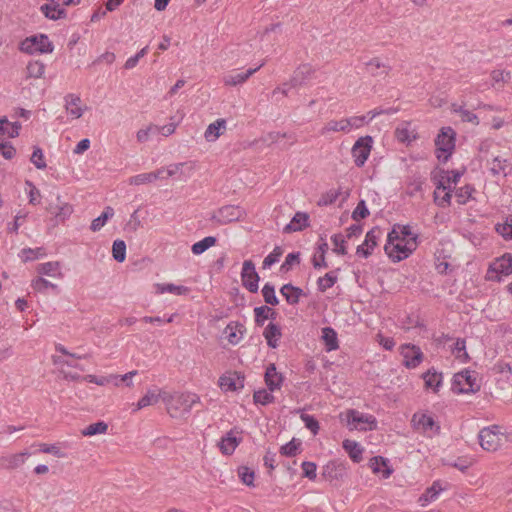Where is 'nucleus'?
<instances>
[{
    "label": "nucleus",
    "mask_w": 512,
    "mask_h": 512,
    "mask_svg": "<svg viewBox=\"0 0 512 512\" xmlns=\"http://www.w3.org/2000/svg\"><path fill=\"white\" fill-rule=\"evenodd\" d=\"M32 447H37L38 452L52 454L57 458H65L67 455L62 450L61 444H47V443H37L33 444Z\"/></svg>",
    "instance_id": "72a5a7b5"
},
{
    "label": "nucleus",
    "mask_w": 512,
    "mask_h": 512,
    "mask_svg": "<svg viewBox=\"0 0 512 512\" xmlns=\"http://www.w3.org/2000/svg\"><path fill=\"white\" fill-rule=\"evenodd\" d=\"M395 137L400 142H411L415 139V134L410 130L408 123H403L396 128Z\"/></svg>",
    "instance_id": "09e8293b"
},
{
    "label": "nucleus",
    "mask_w": 512,
    "mask_h": 512,
    "mask_svg": "<svg viewBox=\"0 0 512 512\" xmlns=\"http://www.w3.org/2000/svg\"><path fill=\"white\" fill-rule=\"evenodd\" d=\"M217 242V238L214 236H207L203 238L202 240L194 243L191 247V251L194 255H201L205 251H207L209 248L214 246Z\"/></svg>",
    "instance_id": "a19ab883"
},
{
    "label": "nucleus",
    "mask_w": 512,
    "mask_h": 512,
    "mask_svg": "<svg viewBox=\"0 0 512 512\" xmlns=\"http://www.w3.org/2000/svg\"><path fill=\"white\" fill-rule=\"evenodd\" d=\"M452 189H446V190H439L435 189L434 191V201L436 204L440 207H446L450 204L451 201V194Z\"/></svg>",
    "instance_id": "864d4df0"
},
{
    "label": "nucleus",
    "mask_w": 512,
    "mask_h": 512,
    "mask_svg": "<svg viewBox=\"0 0 512 512\" xmlns=\"http://www.w3.org/2000/svg\"><path fill=\"white\" fill-rule=\"evenodd\" d=\"M337 281L336 275L334 273L329 272L326 273L323 277H320L317 281L318 289L321 292H325L327 289L331 288Z\"/></svg>",
    "instance_id": "e2e57ef3"
},
{
    "label": "nucleus",
    "mask_w": 512,
    "mask_h": 512,
    "mask_svg": "<svg viewBox=\"0 0 512 512\" xmlns=\"http://www.w3.org/2000/svg\"><path fill=\"white\" fill-rule=\"evenodd\" d=\"M496 231L506 240H512V218L496 226Z\"/></svg>",
    "instance_id": "774afa93"
},
{
    "label": "nucleus",
    "mask_w": 512,
    "mask_h": 512,
    "mask_svg": "<svg viewBox=\"0 0 512 512\" xmlns=\"http://www.w3.org/2000/svg\"><path fill=\"white\" fill-rule=\"evenodd\" d=\"M64 107L71 119H79L86 109L85 106L82 105L81 98L76 94H67L64 97Z\"/></svg>",
    "instance_id": "f8f14e48"
},
{
    "label": "nucleus",
    "mask_w": 512,
    "mask_h": 512,
    "mask_svg": "<svg viewBox=\"0 0 512 512\" xmlns=\"http://www.w3.org/2000/svg\"><path fill=\"white\" fill-rule=\"evenodd\" d=\"M369 467L374 474H380L383 478H388L392 474L393 470L388 465V460L382 456H375L370 459Z\"/></svg>",
    "instance_id": "aec40b11"
},
{
    "label": "nucleus",
    "mask_w": 512,
    "mask_h": 512,
    "mask_svg": "<svg viewBox=\"0 0 512 512\" xmlns=\"http://www.w3.org/2000/svg\"><path fill=\"white\" fill-rule=\"evenodd\" d=\"M314 69L310 64H302L295 71L290 79L292 87H298L304 83V81L312 76Z\"/></svg>",
    "instance_id": "a878e982"
},
{
    "label": "nucleus",
    "mask_w": 512,
    "mask_h": 512,
    "mask_svg": "<svg viewBox=\"0 0 512 512\" xmlns=\"http://www.w3.org/2000/svg\"><path fill=\"white\" fill-rule=\"evenodd\" d=\"M345 415L350 430L366 431L376 428L377 421L372 415L363 414L354 409L347 410Z\"/></svg>",
    "instance_id": "0eeeda50"
},
{
    "label": "nucleus",
    "mask_w": 512,
    "mask_h": 512,
    "mask_svg": "<svg viewBox=\"0 0 512 512\" xmlns=\"http://www.w3.org/2000/svg\"><path fill=\"white\" fill-rule=\"evenodd\" d=\"M263 336L269 347L276 348L281 337V330L277 324L269 323L263 331Z\"/></svg>",
    "instance_id": "c85d7f7f"
},
{
    "label": "nucleus",
    "mask_w": 512,
    "mask_h": 512,
    "mask_svg": "<svg viewBox=\"0 0 512 512\" xmlns=\"http://www.w3.org/2000/svg\"><path fill=\"white\" fill-rule=\"evenodd\" d=\"M226 387L231 391H237L244 387V376L241 373L233 372L226 376Z\"/></svg>",
    "instance_id": "a18cd8bd"
},
{
    "label": "nucleus",
    "mask_w": 512,
    "mask_h": 512,
    "mask_svg": "<svg viewBox=\"0 0 512 512\" xmlns=\"http://www.w3.org/2000/svg\"><path fill=\"white\" fill-rule=\"evenodd\" d=\"M412 423L417 430H420L424 433L432 431L434 428L436 431L439 430V427L436 426L434 419L426 414H414Z\"/></svg>",
    "instance_id": "b1692460"
},
{
    "label": "nucleus",
    "mask_w": 512,
    "mask_h": 512,
    "mask_svg": "<svg viewBox=\"0 0 512 512\" xmlns=\"http://www.w3.org/2000/svg\"><path fill=\"white\" fill-rule=\"evenodd\" d=\"M365 66L368 72L375 77L387 76L392 70V67L388 63L382 61V59L379 57L371 58L365 63Z\"/></svg>",
    "instance_id": "6ab92c4d"
},
{
    "label": "nucleus",
    "mask_w": 512,
    "mask_h": 512,
    "mask_svg": "<svg viewBox=\"0 0 512 512\" xmlns=\"http://www.w3.org/2000/svg\"><path fill=\"white\" fill-rule=\"evenodd\" d=\"M453 354L461 362H466L469 359V355L466 352V343L464 339L458 338L453 347Z\"/></svg>",
    "instance_id": "6e6d98bb"
},
{
    "label": "nucleus",
    "mask_w": 512,
    "mask_h": 512,
    "mask_svg": "<svg viewBox=\"0 0 512 512\" xmlns=\"http://www.w3.org/2000/svg\"><path fill=\"white\" fill-rule=\"evenodd\" d=\"M21 124L19 122L10 123L6 117L0 118V134L8 138H15L19 135Z\"/></svg>",
    "instance_id": "c756f323"
},
{
    "label": "nucleus",
    "mask_w": 512,
    "mask_h": 512,
    "mask_svg": "<svg viewBox=\"0 0 512 512\" xmlns=\"http://www.w3.org/2000/svg\"><path fill=\"white\" fill-rule=\"evenodd\" d=\"M283 382V377L277 372L274 364H270L265 372V383L268 389L273 392L280 389Z\"/></svg>",
    "instance_id": "393cba45"
},
{
    "label": "nucleus",
    "mask_w": 512,
    "mask_h": 512,
    "mask_svg": "<svg viewBox=\"0 0 512 512\" xmlns=\"http://www.w3.org/2000/svg\"><path fill=\"white\" fill-rule=\"evenodd\" d=\"M245 333L246 328L242 323L230 322L226 325V338L233 345L238 344L243 339Z\"/></svg>",
    "instance_id": "412c9836"
},
{
    "label": "nucleus",
    "mask_w": 512,
    "mask_h": 512,
    "mask_svg": "<svg viewBox=\"0 0 512 512\" xmlns=\"http://www.w3.org/2000/svg\"><path fill=\"white\" fill-rule=\"evenodd\" d=\"M31 456V452L22 451L19 453L4 455L0 457V467L7 470H14L25 464Z\"/></svg>",
    "instance_id": "ddd939ff"
},
{
    "label": "nucleus",
    "mask_w": 512,
    "mask_h": 512,
    "mask_svg": "<svg viewBox=\"0 0 512 512\" xmlns=\"http://www.w3.org/2000/svg\"><path fill=\"white\" fill-rule=\"evenodd\" d=\"M452 388L457 393H473L480 389V385L477 382L475 372L464 370L454 375Z\"/></svg>",
    "instance_id": "6e6552de"
},
{
    "label": "nucleus",
    "mask_w": 512,
    "mask_h": 512,
    "mask_svg": "<svg viewBox=\"0 0 512 512\" xmlns=\"http://www.w3.org/2000/svg\"><path fill=\"white\" fill-rule=\"evenodd\" d=\"M40 11L50 20L64 19L67 16L65 8L54 2L43 4L40 7Z\"/></svg>",
    "instance_id": "4be33fe9"
},
{
    "label": "nucleus",
    "mask_w": 512,
    "mask_h": 512,
    "mask_svg": "<svg viewBox=\"0 0 512 512\" xmlns=\"http://www.w3.org/2000/svg\"><path fill=\"white\" fill-rule=\"evenodd\" d=\"M241 278L243 286L250 292L255 293L258 291L259 275L256 272L255 265L251 260L244 261Z\"/></svg>",
    "instance_id": "9d476101"
},
{
    "label": "nucleus",
    "mask_w": 512,
    "mask_h": 512,
    "mask_svg": "<svg viewBox=\"0 0 512 512\" xmlns=\"http://www.w3.org/2000/svg\"><path fill=\"white\" fill-rule=\"evenodd\" d=\"M423 379L425 387L427 389H432L434 392H437L442 384V374L434 370H428L424 373Z\"/></svg>",
    "instance_id": "7c9ffc66"
},
{
    "label": "nucleus",
    "mask_w": 512,
    "mask_h": 512,
    "mask_svg": "<svg viewBox=\"0 0 512 512\" xmlns=\"http://www.w3.org/2000/svg\"><path fill=\"white\" fill-rule=\"evenodd\" d=\"M280 293L289 304L295 305L299 302L300 297L303 295V290L293 286L292 284H285L281 287Z\"/></svg>",
    "instance_id": "cd10ccee"
},
{
    "label": "nucleus",
    "mask_w": 512,
    "mask_h": 512,
    "mask_svg": "<svg viewBox=\"0 0 512 512\" xmlns=\"http://www.w3.org/2000/svg\"><path fill=\"white\" fill-rule=\"evenodd\" d=\"M245 211L239 206H226V222H233L242 219Z\"/></svg>",
    "instance_id": "69168bd1"
},
{
    "label": "nucleus",
    "mask_w": 512,
    "mask_h": 512,
    "mask_svg": "<svg viewBox=\"0 0 512 512\" xmlns=\"http://www.w3.org/2000/svg\"><path fill=\"white\" fill-rule=\"evenodd\" d=\"M25 186V191L28 195L29 203L32 205H38L41 199L39 189L30 181H26Z\"/></svg>",
    "instance_id": "4d7b16f0"
},
{
    "label": "nucleus",
    "mask_w": 512,
    "mask_h": 512,
    "mask_svg": "<svg viewBox=\"0 0 512 512\" xmlns=\"http://www.w3.org/2000/svg\"><path fill=\"white\" fill-rule=\"evenodd\" d=\"M492 270L498 274L508 276L512 273V256L505 254L498 258L491 266Z\"/></svg>",
    "instance_id": "bb28decb"
},
{
    "label": "nucleus",
    "mask_w": 512,
    "mask_h": 512,
    "mask_svg": "<svg viewBox=\"0 0 512 512\" xmlns=\"http://www.w3.org/2000/svg\"><path fill=\"white\" fill-rule=\"evenodd\" d=\"M199 402V397L190 392H169L164 394V405L170 417L181 419L186 417L193 405Z\"/></svg>",
    "instance_id": "f257e3e1"
},
{
    "label": "nucleus",
    "mask_w": 512,
    "mask_h": 512,
    "mask_svg": "<svg viewBox=\"0 0 512 512\" xmlns=\"http://www.w3.org/2000/svg\"><path fill=\"white\" fill-rule=\"evenodd\" d=\"M456 132L451 127H442L435 139L437 158L446 162L455 149Z\"/></svg>",
    "instance_id": "20e7f679"
},
{
    "label": "nucleus",
    "mask_w": 512,
    "mask_h": 512,
    "mask_svg": "<svg viewBox=\"0 0 512 512\" xmlns=\"http://www.w3.org/2000/svg\"><path fill=\"white\" fill-rule=\"evenodd\" d=\"M262 295L267 304L275 306L279 303L278 298L275 294V288L270 283H266L263 286Z\"/></svg>",
    "instance_id": "680f3d73"
},
{
    "label": "nucleus",
    "mask_w": 512,
    "mask_h": 512,
    "mask_svg": "<svg viewBox=\"0 0 512 512\" xmlns=\"http://www.w3.org/2000/svg\"><path fill=\"white\" fill-rule=\"evenodd\" d=\"M24 262L34 261L45 256V250L41 247L38 248H24L19 254Z\"/></svg>",
    "instance_id": "de8ad7c7"
},
{
    "label": "nucleus",
    "mask_w": 512,
    "mask_h": 512,
    "mask_svg": "<svg viewBox=\"0 0 512 512\" xmlns=\"http://www.w3.org/2000/svg\"><path fill=\"white\" fill-rule=\"evenodd\" d=\"M31 287L40 293H45L48 289H58V286L42 276L36 277L31 281Z\"/></svg>",
    "instance_id": "8fccbe9b"
},
{
    "label": "nucleus",
    "mask_w": 512,
    "mask_h": 512,
    "mask_svg": "<svg viewBox=\"0 0 512 512\" xmlns=\"http://www.w3.org/2000/svg\"><path fill=\"white\" fill-rule=\"evenodd\" d=\"M398 237L410 238V237H416V236L412 234L409 226L396 225V226H394L392 231L388 234V238H390L392 240H397Z\"/></svg>",
    "instance_id": "5fc2aeb1"
},
{
    "label": "nucleus",
    "mask_w": 512,
    "mask_h": 512,
    "mask_svg": "<svg viewBox=\"0 0 512 512\" xmlns=\"http://www.w3.org/2000/svg\"><path fill=\"white\" fill-rule=\"evenodd\" d=\"M254 402L261 405H267L274 401V396L272 395V392L269 390L261 389L254 392L253 395Z\"/></svg>",
    "instance_id": "052dcab7"
},
{
    "label": "nucleus",
    "mask_w": 512,
    "mask_h": 512,
    "mask_svg": "<svg viewBox=\"0 0 512 512\" xmlns=\"http://www.w3.org/2000/svg\"><path fill=\"white\" fill-rule=\"evenodd\" d=\"M343 448L354 462L359 463L362 460L363 449L356 441L349 439L344 440Z\"/></svg>",
    "instance_id": "2f4dec72"
},
{
    "label": "nucleus",
    "mask_w": 512,
    "mask_h": 512,
    "mask_svg": "<svg viewBox=\"0 0 512 512\" xmlns=\"http://www.w3.org/2000/svg\"><path fill=\"white\" fill-rule=\"evenodd\" d=\"M264 66V62L255 68H249L245 71L238 72L237 70H231L226 75V86H239L244 84L252 75H254L261 67Z\"/></svg>",
    "instance_id": "4468645a"
},
{
    "label": "nucleus",
    "mask_w": 512,
    "mask_h": 512,
    "mask_svg": "<svg viewBox=\"0 0 512 512\" xmlns=\"http://www.w3.org/2000/svg\"><path fill=\"white\" fill-rule=\"evenodd\" d=\"M114 216V209L110 206H107L104 211L101 213L100 216H98L97 218H95L92 223H91V226H90V229L93 231V232H97L99 230L102 229V227L105 226V224L107 223V221L109 219H111L112 217Z\"/></svg>",
    "instance_id": "c9c22d12"
},
{
    "label": "nucleus",
    "mask_w": 512,
    "mask_h": 512,
    "mask_svg": "<svg viewBox=\"0 0 512 512\" xmlns=\"http://www.w3.org/2000/svg\"><path fill=\"white\" fill-rule=\"evenodd\" d=\"M480 446L489 452H494L498 450L505 436L501 432L500 427L497 425H493L490 427L483 428L478 435Z\"/></svg>",
    "instance_id": "39448f33"
},
{
    "label": "nucleus",
    "mask_w": 512,
    "mask_h": 512,
    "mask_svg": "<svg viewBox=\"0 0 512 512\" xmlns=\"http://www.w3.org/2000/svg\"><path fill=\"white\" fill-rule=\"evenodd\" d=\"M28 212L25 211V210H19L15 217H14V220L12 223H9L8 224V230L9 232L11 233H17L19 228L23 225V223L25 222L27 216H28Z\"/></svg>",
    "instance_id": "bf43d9fd"
},
{
    "label": "nucleus",
    "mask_w": 512,
    "mask_h": 512,
    "mask_svg": "<svg viewBox=\"0 0 512 512\" xmlns=\"http://www.w3.org/2000/svg\"><path fill=\"white\" fill-rule=\"evenodd\" d=\"M309 225V215L305 212H297L288 223L283 231L285 233H291L301 231Z\"/></svg>",
    "instance_id": "5701e85b"
},
{
    "label": "nucleus",
    "mask_w": 512,
    "mask_h": 512,
    "mask_svg": "<svg viewBox=\"0 0 512 512\" xmlns=\"http://www.w3.org/2000/svg\"><path fill=\"white\" fill-rule=\"evenodd\" d=\"M155 290L158 294L170 293L175 295H182L187 292L186 287L172 283H157L155 285Z\"/></svg>",
    "instance_id": "58836bf2"
},
{
    "label": "nucleus",
    "mask_w": 512,
    "mask_h": 512,
    "mask_svg": "<svg viewBox=\"0 0 512 512\" xmlns=\"http://www.w3.org/2000/svg\"><path fill=\"white\" fill-rule=\"evenodd\" d=\"M473 192L474 188L470 185H465L459 188L455 193L458 204H466L467 201L471 198Z\"/></svg>",
    "instance_id": "338daca9"
},
{
    "label": "nucleus",
    "mask_w": 512,
    "mask_h": 512,
    "mask_svg": "<svg viewBox=\"0 0 512 512\" xmlns=\"http://www.w3.org/2000/svg\"><path fill=\"white\" fill-rule=\"evenodd\" d=\"M21 51L28 54L51 53L54 49L47 35L39 34L26 38L20 46Z\"/></svg>",
    "instance_id": "423d86ee"
},
{
    "label": "nucleus",
    "mask_w": 512,
    "mask_h": 512,
    "mask_svg": "<svg viewBox=\"0 0 512 512\" xmlns=\"http://www.w3.org/2000/svg\"><path fill=\"white\" fill-rule=\"evenodd\" d=\"M45 73V65L43 62L35 60L28 62L26 66V77L39 79Z\"/></svg>",
    "instance_id": "ea45409f"
},
{
    "label": "nucleus",
    "mask_w": 512,
    "mask_h": 512,
    "mask_svg": "<svg viewBox=\"0 0 512 512\" xmlns=\"http://www.w3.org/2000/svg\"><path fill=\"white\" fill-rule=\"evenodd\" d=\"M340 194H341L340 189H331L321 195V197L318 200V205L319 206L331 205L337 200V198L340 196Z\"/></svg>",
    "instance_id": "13d9d810"
},
{
    "label": "nucleus",
    "mask_w": 512,
    "mask_h": 512,
    "mask_svg": "<svg viewBox=\"0 0 512 512\" xmlns=\"http://www.w3.org/2000/svg\"><path fill=\"white\" fill-rule=\"evenodd\" d=\"M36 272L40 276H47L54 279H62L64 276L61 263L58 261L40 263L36 266Z\"/></svg>",
    "instance_id": "2eb2a0df"
},
{
    "label": "nucleus",
    "mask_w": 512,
    "mask_h": 512,
    "mask_svg": "<svg viewBox=\"0 0 512 512\" xmlns=\"http://www.w3.org/2000/svg\"><path fill=\"white\" fill-rule=\"evenodd\" d=\"M322 339L326 345L327 351L336 350L338 348L337 333L331 327L322 329Z\"/></svg>",
    "instance_id": "e433bc0d"
},
{
    "label": "nucleus",
    "mask_w": 512,
    "mask_h": 512,
    "mask_svg": "<svg viewBox=\"0 0 512 512\" xmlns=\"http://www.w3.org/2000/svg\"><path fill=\"white\" fill-rule=\"evenodd\" d=\"M241 434L242 432L237 429L231 430L226 434V455L233 453L236 447L241 443Z\"/></svg>",
    "instance_id": "79ce46f5"
},
{
    "label": "nucleus",
    "mask_w": 512,
    "mask_h": 512,
    "mask_svg": "<svg viewBox=\"0 0 512 512\" xmlns=\"http://www.w3.org/2000/svg\"><path fill=\"white\" fill-rule=\"evenodd\" d=\"M380 234L379 229L370 230L365 237V241L357 247L356 253L360 256L367 258L371 255L372 250L377 245V239Z\"/></svg>",
    "instance_id": "a211bd4d"
},
{
    "label": "nucleus",
    "mask_w": 512,
    "mask_h": 512,
    "mask_svg": "<svg viewBox=\"0 0 512 512\" xmlns=\"http://www.w3.org/2000/svg\"><path fill=\"white\" fill-rule=\"evenodd\" d=\"M164 394H166L165 390L157 388L149 389L146 394L137 402L135 411L151 405H155L159 402V400H162L164 403Z\"/></svg>",
    "instance_id": "f3484780"
},
{
    "label": "nucleus",
    "mask_w": 512,
    "mask_h": 512,
    "mask_svg": "<svg viewBox=\"0 0 512 512\" xmlns=\"http://www.w3.org/2000/svg\"><path fill=\"white\" fill-rule=\"evenodd\" d=\"M490 76L492 80V86L495 88L503 87L504 84L507 83L511 78L509 71L499 69L491 71Z\"/></svg>",
    "instance_id": "c03bdc74"
},
{
    "label": "nucleus",
    "mask_w": 512,
    "mask_h": 512,
    "mask_svg": "<svg viewBox=\"0 0 512 512\" xmlns=\"http://www.w3.org/2000/svg\"><path fill=\"white\" fill-rule=\"evenodd\" d=\"M108 425L103 422L99 421L93 424L88 425L86 428H84L81 433L83 436H94L98 434H105L107 432Z\"/></svg>",
    "instance_id": "3c124183"
},
{
    "label": "nucleus",
    "mask_w": 512,
    "mask_h": 512,
    "mask_svg": "<svg viewBox=\"0 0 512 512\" xmlns=\"http://www.w3.org/2000/svg\"><path fill=\"white\" fill-rule=\"evenodd\" d=\"M167 167L168 169H173V178L180 181H185L192 176L196 169V164L195 162L188 161L170 164Z\"/></svg>",
    "instance_id": "dca6fc26"
},
{
    "label": "nucleus",
    "mask_w": 512,
    "mask_h": 512,
    "mask_svg": "<svg viewBox=\"0 0 512 512\" xmlns=\"http://www.w3.org/2000/svg\"><path fill=\"white\" fill-rule=\"evenodd\" d=\"M276 312L268 306H260L254 308L255 322L262 326L268 318H274Z\"/></svg>",
    "instance_id": "37998d69"
},
{
    "label": "nucleus",
    "mask_w": 512,
    "mask_h": 512,
    "mask_svg": "<svg viewBox=\"0 0 512 512\" xmlns=\"http://www.w3.org/2000/svg\"><path fill=\"white\" fill-rule=\"evenodd\" d=\"M401 355L403 356V363L406 368L414 369L420 365L423 360V353L421 349L413 344H404L401 346Z\"/></svg>",
    "instance_id": "9b49d317"
},
{
    "label": "nucleus",
    "mask_w": 512,
    "mask_h": 512,
    "mask_svg": "<svg viewBox=\"0 0 512 512\" xmlns=\"http://www.w3.org/2000/svg\"><path fill=\"white\" fill-rule=\"evenodd\" d=\"M112 256L117 262H124L126 259V244L123 240H115L112 245Z\"/></svg>",
    "instance_id": "603ef678"
},
{
    "label": "nucleus",
    "mask_w": 512,
    "mask_h": 512,
    "mask_svg": "<svg viewBox=\"0 0 512 512\" xmlns=\"http://www.w3.org/2000/svg\"><path fill=\"white\" fill-rule=\"evenodd\" d=\"M451 111L458 114L463 122H469L474 125L479 124L478 117L475 113L465 109L463 106L453 103L451 105Z\"/></svg>",
    "instance_id": "f704fd0d"
},
{
    "label": "nucleus",
    "mask_w": 512,
    "mask_h": 512,
    "mask_svg": "<svg viewBox=\"0 0 512 512\" xmlns=\"http://www.w3.org/2000/svg\"><path fill=\"white\" fill-rule=\"evenodd\" d=\"M417 237L403 238L398 237L392 240L387 237V243L384 250L386 254L394 261L406 259L417 247Z\"/></svg>",
    "instance_id": "7ed1b4c3"
},
{
    "label": "nucleus",
    "mask_w": 512,
    "mask_h": 512,
    "mask_svg": "<svg viewBox=\"0 0 512 512\" xmlns=\"http://www.w3.org/2000/svg\"><path fill=\"white\" fill-rule=\"evenodd\" d=\"M373 145V138L369 135L362 136L356 140L351 149L354 163L357 167H363L366 163Z\"/></svg>",
    "instance_id": "1a4fd4ad"
},
{
    "label": "nucleus",
    "mask_w": 512,
    "mask_h": 512,
    "mask_svg": "<svg viewBox=\"0 0 512 512\" xmlns=\"http://www.w3.org/2000/svg\"><path fill=\"white\" fill-rule=\"evenodd\" d=\"M367 124L366 116H351L340 119L328 120L320 129L321 136H329L332 133L348 134Z\"/></svg>",
    "instance_id": "f03ea898"
},
{
    "label": "nucleus",
    "mask_w": 512,
    "mask_h": 512,
    "mask_svg": "<svg viewBox=\"0 0 512 512\" xmlns=\"http://www.w3.org/2000/svg\"><path fill=\"white\" fill-rule=\"evenodd\" d=\"M444 490V487H442L441 483L439 481H435L431 487H429L425 493H423L420 498H419V501L421 503V505H426L427 503L429 502H432L434 500L437 499L438 495L440 494L441 491Z\"/></svg>",
    "instance_id": "473e14b6"
},
{
    "label": "nucleus",
    "mask_w": 512,
    "mask_h": 512,
    "mask_svg": "<svg viewBox=\"0 0 512 512\" xmlns=\"http://www.w3.org/2000/svg\"><path fill=\"white\" fill-rule=\"evenodd\" d=\"M158 135V125L150 124L144 128H141L136 133V139L139 143H145L149 141L153 136Z\"/></svg>",
    "instance_id": "49530a36"
},
{
    "label": "nucleus",
    "mask_w": 512,
    "mask_h": 512,
    "mask_svg": "<svg viewBox=\"0 0 512 512\" xmlns=\"http://www.w3.org/2000/svg\"><path fill=\"white\" fill-rule=\"evenodd\" d=\"M238 476L243 484L254 486L255 473L248 467L242 466L238 468Z\"/></svg>",
    "instance_id": "0e129e2a"
},
{
    "label": "nucleus",
    "mask_w": 512,
    "mask_h": 512,
    "mask_svg": "<svg viewBox=\"0 0 512 512\" xmlns=\"http://www.w3.org/2000/svg\"><path fill=\"white\" fill-rule=\"evenodd\" d=\"M224 126V119H217L215 122L211 123L205 133L204 137L208 142H215L221 135V127Z\"/></svg>",
    "instance_id": "4c0bfd02"
}]
</instances>
